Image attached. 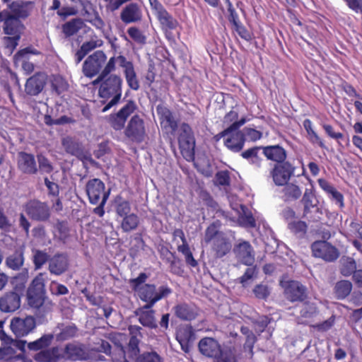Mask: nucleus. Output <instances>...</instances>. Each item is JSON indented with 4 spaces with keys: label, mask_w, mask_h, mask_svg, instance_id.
Masks as SVG:
<instances>
[{
    "label": "nucleus",
    "mask_w": 362,
    "mask_h": 362,
    "mask_svg": "<svg viewBox=\"0 0 362 362\" xmlns=\"http://www.w3.org/2000/svg\"><path fill=\"white\" fill-rule=\"evenodd\" d=\"M21 300L16 292H5L0 296V311L4 313H12L21 307Z\"/></svg>",
    "instance_id": "obj_19"
},
{
    "label": "nucleus",
    "mask_w": 362,
    "mask_h": 362,
    "mask_svg": "<svg viewBox=\"0 0 362 362\" xmlns=\"http://www.w3.org/2000/svg\"><path fill=\"white\" fill-rule=\"evenodd\" d=\"M40 52L31 47H27L24 49L18 50L14 55L13 59L15 63L21 62V66L25 75L31 74L34 69L35 65L32 62L29 61L28 54H37Z\"/></svg>",
    "instance_id": "obj_20"
},
{
    "label": "nucleus",
    "mask_w": 362,
    "mask_h": 362,
    "mask_svg": "<svg viewBox=\"0 0 362 362\" xmlns=\"http://www.w3.org/2000/svg\"><path fill=\"white\" fill-rule=\"evenodd\" d=\"M7 8L10 15L20 21H25L32 15L35 3L32 1L17 0L9 3Z\"/></svg>",
    "instance_id": "obj_14"
},
{
    "label": "nucleus",
    "mask_w": 362,
    "mask_h": 362,
    "mask_svg": "<svg viewBox=\"0 0 362 362\" xmlns=\"http://www.w3.org/2000/svg\"><path fill=\"white\" fill-rule=\"evenodd\" d=\"M69 266L68 255L66 253H56L49 260L48 269L52 274L59 276L67 271Z\"/></svg>",
    "instance_id": "obj_21"
},
{
    "label": "nucleus",
    "mask_w": 362,
    "mask_h": 362,
    "mask_svg": "<svg viewBox=\"0 0 362 362\" xmlns=\"http://www.w3.org/2000/svg\"><path fill=\"white\" fill-rule=\"evenodd\" d=\"M86 192L90 204H98L93 213L103 217L105 213V205L110 196V189H105V183L99 178L89 180L86 184Z\"/></svg>",
    "instance_id": "obj_2"
},
{
    "label": "nucleus",
    "mask_w": 362,
    "mask_h": 362,
    "mask_svg": "<svg viewBox=\"0 0 362 362\" xmlns=\"http://www.w3.org/2000/svg\"><path fill=\"white\" fill-rule=\"evenodd\" d=\"M356 267V261L353 258L349 257L342 263L340 273L344 276H349L357 270Z\"/></svg>",
    "instance_id": "obj_54"
},
{
    "label": "nucleus",
    "mask_w": 362,
    "mask_h": 362,
    "mask_svg": "<svg viewBox=\"0 0 362 362\" xmlns=\"http://www.w3.org/2000/svg\"><path fill=\"white\" fill-rule=\"evenodd\" d=\"M100 83L98 95L105 101L111 98L107 105L103 108V112H107L112 107L119 103L122 93L123 80L119 75L102 76L98 75L93 84Z\"/></svg>",
    "instance_id": "obj_1"
},
{
    "label": "nucleus",
    "mask_w": 362,
    "mask_h": 362,
    "mask_svg": "<svg viewBox=\"0 0 362 362\" xmlns=\"http://www.w3.org/2000/svg\"><path fill=\"white\" fill-rule=\"evenodd\" d=\"M322 216V211L317 204L310 206L308 209L303 208L302 218L306 219L308 222L317 223L319 222Z\"/></svg>",
    "instance_id": "obj_46"
},
{
    "label": "nucleus",
    "mask_w": 362,
    "mask_h": 362,
    "mask_svg": "<svg viewBox=\"0 0 362 362\" xmlns=\"http://www.w3.org/2000/svg\"><path fill=\"white\" fill-rule=\"evenodd\" d=\"M137 292L140 300L146 303L145 308H153L158 301L168 297L172 293V289L167 285L160 286L157 289L155 284H145Z\"/></svg>",
    "instance_id": "obj_3"
},
{
    "label": "nucleus",
    "mask_w": 362,
    "mask_h": 362,
    "mask_svg": "<svg viewBox=\"0 0 362 362\" xmlns=\"http://www.w3.org/2000/svg\"><path fill=\"white\" fill-rule=\"evenodd\" d=\"M176 339L185 352H189L192 342L194 339V332L191 325L180 327L176 332Z\"/></svg>",
    "instance_id": "obj_27"
},
{
    "label": "nucleus",
    "mask_w": 362,
    "mask_h": 362,
    "mask_svg": "<svg viewBox=\"0 0 362 362\" xmlns=\"http://www.w3.org/2000/svg\"><path fill=\"white\" fill-rule=\"evenodd\" d=\"M119 61L128 86L133 90H138L140 83L133 62L127 60L126 57H120Z\"/></svg>",
    "instance_id": "obj_18"
},
{
    "label": "nucleus",
    "mask_w": 362,
    "mask_h": 362,
    "mask_svg": "<svg viewBox=\"0 0 362 362\" xmlns=\"http://www.w3.org/2000/svg\"><path fill=\"white\" fill-rule=\"evenodd\" d=\"M156 18L160 24L162 30L166 35L175 30L179 25L178 21L167 10L156 16Z\"/></svg>",
    "instance_id": "obj_37"
},
{
    "label": "nucleus",
    "mask_w": 362,
    "mask_h": 362,
    "mask_svg": "<svg viewBox=\"0 0 362 362\" xmlns=\"http://www.w3.org/2000/svg\"><path fill=\"white\" fill-rule=\"evenodd\" d=\"M78 332V328L75 324H71L65 326L61 329L59 334V338L62 340H67L74 337Z\"/></svg>",
    "instance_id": "obj_59"
},
{
    "label": "nucleus",
    "mask_w": 362,
    "mask_h": 362,
    "mask_svg": "<svg viewBox=\"0 0 362 362\" xmlns=\"http://www.w3.org/2000/svg\"><path fill=\"white\" fill-rule=\"evenodd\" d=\"M18 168L24 174H36L37 168L34 155L26 152H20L18 153Z\"/></svg>",
    "instance_id": "obj_24"
},
{
    "label": "nucleus",
    "mask_w": 362,
    "mask_h": 362,
    "mask_svg": "<svg viewBox=\"0 0 362 362\" xmlns=\"http://www.w3.org/2000/svg\"><path fill=\"white\" fill-rule=\"evenodd\" d=\"M135 362H162L160 356L155 351L144 352L139 355Z\"/></svg>",
    "instance_id": "obj_62"
},
{
    "label": "nucleus",
    "mask_w": 362,
    "mask_h": 362,
    "mask_svg": "<svg viewBox=\"0 0 362 362\" xmlns=\"http://www.w3.org/2000/svg\"><path fill=\"white\" fill-rule=\"evenodd\" d=\"M157 112L160 115L161 124L165 122L164 128L169 129V132L174 135L178 129V123L173 112L166 107H158Z\"/></svg>",
    "instance_id": "obj_34"
},
{
    "label": "nucleus",
    "mask_w": 362,
    "mask_h": 362,
    "mask_svg": "<svg viewBox=\"0 0 362 362\" xmlns=\"http://www.w3.org/2000/svg\"><path fill=\"white\" fill-rule=\"evenodd\" d=\"M263 146H254L250 148L241 153V156L248 160L250 164L253 165L255 168H260L262 167L264 160L259 156V152L262 149Z\"/></svg>",
    "instance_id": "obj_38"
},
{
    "label": "nucleus",
    "mask_w": 362,
    "mask_h": 362,
    "mask_svg": "<svg viewBox=\"0 0 362 362\" xmlns=\"http://www.w3.org/2000/svg\"><path fill=\"white\" fill-rule=\"evenodd\" d=\"M155 310L152 308H145V305L139 308L135 311V315L138 316L139 322L146 327L149 329H156L158 325L155 317Z\"/></svg>",
    "instance_id": "obj_31"
},
{
    "label": "nucleus",
    "mask_w": 362,
    "mask_h": 362,
    "mask_svg": "<svg viewBox=\"0 0 362 362\" xmlns=\"http://www.w3.org/2000/svg\"><path fill=\"white\" fill-rule=\"evenodd\" d=\"M107 60L105 52L102 50H97L89 55L83 64V73L88 78H93L100 74Z\"/></svg>",
    "instance_id": "obj_10"
},
{
    "label": "nucleus",
    "mask_w": 362,
    "mask_h": 362,
    "mask_svg": "<svg viewBox=\"0 0 362 362\" xmlns=\"http://www.w3.org/2000/svg\"><path fill=\"white\" fill-rule=\"evenodd\" d=\"M33 256V262L35 269H40L42 266L49 260V255L45 250H34Z\"/></svg>",
    "instance_id": "obj_52"
},
{
    "label": "nucleus",
    "mask_w": 362,
    "mask_h": 362,
    "mask_svg": "<svg viewBox=\"0 0 362 362\" xmlns=\"http://www.w3.org/2000/svg\"><path fill=\"white\" fill-rule=\"evenodd\" d=\"M252 267L246 269L243 276L238 278V281L243 286H245L247 282L249 280L253 279L257 275L258 270L256 265H251Z\"/></svg>",
    "instance_id": "obj_60"
},
{
    "label": "nucleus",
    "mask_w": 362,
    "mask_h": 362,
    "mask_svg": "<svg viewBox=\"0 0 362 362\" xmlns=\"http://www.w3.org/2000/svg\"><path fill=\"white\" fill-rule=\"evenodd\" d=\"M36 327L34 317L27 315L25 317H14L10 322V328L16 338H22L32 333Z\"/></svg>",
    "instance_id": "obj_11"
},
{
    "label": "nucleus",
    "mask_w": 362,
    "mask_h": 362,
    "mask_svg": "<svg viewBox=\"0 0 362 362\" xmlns=\"http://www.w3.org/2000/svg\"><path fill=\"white\" fill-rule=\"evenodd\" d=\"M138 107L133 100H128L126 104L116 113L109 115L108 122L111 127L116 131L122 130L129 116H131Z\"/></svg>",
    "instance_id": "obj_8"
},
{
    "label": "nucleus",
    "mask_w": 362,
    "mask_h": 362,
    "mask_svg": "<svg viewBox=\"0 0 362 362\" xmlns=\"http://www.w3.org/2000/svg\"><path fill=\"white\" fill-rule=\"evenodd\" d=\"M54 339L52 334H43L40 338L35 341L28 343L27 347L30 351H40L48 348Z\"/></svg>",
    "instance_id": "obj_40"
},
{
    "label": "nucleus",
    "mask_w": 362,
    "mask_h": 362,
    "mask_svg": "<svg viewBox=\"0 0 362 362\" xmlns=\"http://www.w3.org/2000/svg\"><path fill=\"white\" fill-rule=\"evenodd\" d=\"M282 189L283 198L286 202L297 200L302 195L300 187L293 183L287 182Z\"/></svg>",
    "instance_id": "obj_39"
},
{
    "label": "nucleus",
    "mask_w": 362,
    "mask_h": 362,
    "mask_svg": "<svg viewBox=\"0 0 362 362\" xmlns=\"http://www.w3.org/2000/svg\"><path fill=\"white\" fill-rule=\"evenodd\" d=\"M232 245L224 235L218 236L211 242V251L216 258H222L230 252Z\"/></svg>",
    "instance_id": "obj_30"
},
{
    "label": "nucleus",
    "mask_w": 362,
    "mask_h": 362,
    "mask_svg": "<svg viewBox=\"0 0 362 362\" xmlns=\"http://www.w3.org/2000/svg\"><path fill=\"white\" fill-rule=\"evenodd\" d=\"M64 358L71 361L89 360V354L84 344L81 343H68L64 349Z\"/></svg>",
    "instance_id": "obj_17"
},
{
    "label": "nucleus",
    "mask_w": 362,
    "mask_h": 362,
    "mask_svg": "<svg viewBox=\"0 0 362 362\" xmlns=\"http://www.w3.org/2000/svg\"><path fill=\"white\" fill-rule=\"evenodd\" d=\"M122 218L120 226L122 231L124 233H129L134 230L137 228L139 224V218L134 213L123 216Z\"/></svg>",
    "instance_id": "obj_43"
},
{
    "label": "nucleus",
    "mask_w": 362,
    "mask_h": 362,
    "mask_svg": "<svg viewBox=\"0 0 362 362\" xmlns=\"http://www.w3.org/2000/svg\"><path fill=\"white\" fill-rule=\"evenodd\" d=\"M247 120L245 117L241 118L238 122L232 123L229 127L214 136L213 139L215 142H218L221 139L229 135L233 132L238 130L240 127L246 123Z\"/></svg>",
    "instance_id": "obj_50"
},
{
    "label": "nucleus",
    "mask_w": 362,
    "mask_h": 362,
    "mask_svg": "<svg viewBox=\"0 0 362 362\" xmlns=\"http://www.w3.org/2000/svg\"><path fill=\"white\" fill-rule=\"evenodd\" d=\"M129 36L136 43L144 45L146 42V37L142 31L136 27H130L127 30Z\"/></svg>",
    "instance_id": "obj_57"
},
{
    "label": "nucleus",
    "mask_w": 362,
    "mask_h": 362,
    "mask_svg": "<svg viewBox=\"0 0 362 362\" xmlns=\"http://www.w3.org/2000/svg\"><path fill=\"white\" fill-rule=\"evenodd\" d=\"M221 344L212 337H204L198 344V349L200 353L208 358L215 359L220 354Z\"/></svg>",
    "instance_id": "obj_22"
},
{
    "label": "nucleus",
    "mask_w": 362,
    "mask_h": 362,
    "mask_svg": "<svg viewBox=\"0 0 362 362\" xmlns=\"http://www.w3.org/2000/svg\"><path fill=\"white\" fill-rule=\"evenodd\" d=\"M0 23H3L2 28L5 35H20L24 28L21 21L10 15L7 9L0 11Z\"/></svg>",
    "instance_id": "obj_16"
},
{
    "label": "nucleus",
    "mask_w": 362,
    "mask_h": 362,
    "mask_svg": "<svg viewBox=\"0 0 362 362\" xmlns=\"http://www.w3.org/2000/svg\"><path fill=\"white\" fill-rule=\"evenodd\" d=\"M54 228L57 233L54 235L57 236L59 240L65 243L70 236V228L67 221L57 220Z\"/></svg>",
    "instance_id": "obj_48"
},
{
    "label": "nucleus",
    "mask_w": 362,
    "mask_h": 362,
    "mask_svg": "<svg viewBox=\"0 0 362 362\" xmlns=\"http://www.w3.org/2000/svg\"><path fill=\"white\" fill-rule=\"evenodd\" d=\"M64 358V355L61 353L60 348L57 346L51 348H46L42 350L33 356L36 362H59Z\"/></svg>",
    "instance_id": "obj_29"
},
{
    "label": "nucleus",
    "mask_w": 362,
    "mask_h": 362,
    "mask_svg": "<svg viewBox=\"0 0 362 362\" xmlns=\"http://www.w3.org/2000/svg\"><path fill=\"white\" fill-rule=\"evenodd\" d=\"M175 316L182 321H192L194 320L198 313L197 308L187 303H180L173 308Z\"/></svg>",
    "instance_id": "obj_33"
},
{
    "label": "nucleus",
    "mask_w": 362,
    "mask_h": 362,
    "mask_svg": "<svg viewBox=\"0 0 362 362\" xmlns=\"http://www.w3.org/2000/svg\"><path fill=\"white\" fill-rule=\"evenodd\" d=\"M215 362H237L236 350L233 346H220V354L216 356Z\"/></svg>",
    "instance_id": "obj_42"
},
{
    "label": "nucleus",
    "mask_w": 362,
    "mask_h": 362,
    "mask_svg": "<svg viewBox=\"0 0 362 362\" xmlns=\"http://www.w3.org/2000/svg\"><path fill=\"white\" fill-rule=\"evenodd\" d=\"M283 288L285 298L291 303H303L308 298L307 287L298 281H286Z\"/></svg>",
    "instance_id": "obj_9"
},
{
    "label": "nucleus",
    "mask_w": 362,
    "mask_h": 362,
    "mask_svg": "<svg viewBox=\"0 0 362 362\" xmlns=\"http://www.w3.org/2000/svg\"><path fill=\"white\" fill-rule=\"evenodd\" d=\"M303 127L307 132L308 139L313 144H317L322 149H327L325 141L321 139L313 128V122L310 119H305L303 122Z\"/></svg>",
    "instance_id": "obj_41"
},
{
    "label": "nucleus",
    "mask_w": 362,
    "mask_h": 362,
    "mask_svg": "<svg viewBox=\"0 0 362 362\" xmlns=\"http://www.w3.org/2000/svg\"><path fill=\"white\" fill-rule=\"evenodd\" d=\"M28 217L35 221L47 222L51 218V209L48 204L38 199H30L23 206Z\"/></svg>",
    "instance_id": "obj_6"
},
{
    "label": "nucleus",
    "mask_w": 362,
    "mask_h": 362,
    "mask_svg": "<svg viewBox=\"0 0 362 362\" xmlns=\"http://www.w3.org/2000/svg\"><path fill=\"white\" fill-rule=\"evenodd\" d=\"M112 346L107 341L100 339L95 343V346L91 348L88 352L89 354V360L93 362L104 361L105 357L100 353H104L107 356L111 355Z\"/></svg>",
    "instance_id": "obj_28"
},
{
    "label": "nucleus",
    "mask_w": 362,
    "mask_h": 362,
    "mask_svg": "<svg viewBox=\"0 0 362 362\" xmlns=\"http://www.w3.org/2000/svg\"><path fill=\"white\" fill-rule=\"evenodd\" d=\"M62 144L67 153L79 158L84 156V148L82 144L72 137L66 136L64 138Z\"/></svg>",
    "instance_id": "obj_36"
},
{
    "label": "nucleus",
    "mask_w": 362,
    "mask_h": 362,
    "mask_svg": "<svg viewBox=\"0 0 362 362\" xmlns=\"http://www.w3.org/2000/svg\"><path fill=\"white\" fill-rule=\"evenodd\" d=\"M233 28L242 39L248 42L252 40V34L244 26L241 22L233 25Z\"/></svg>",
    "instance_id": "obj_64"
},
{
    "label": "nucleus",
    "mask_w": 362,
    "mask_h": 362,
    "mask_svg": "<svg viewBox=\"0 0 362 362\" xmlns=\"http://www.w3.org/2000/svg\"><path fill=\"white\" fill-rule=\"evenodd\" d=\"M179 148L182 157L187 161L194 159V141L191 127L185 122L180 126L177 136Z\"/></svg>",
    "instance_id": "obj_5"
},
{
    "label": "nucleus",
    "mask_w": 362,
    "mask_h": 362,
    "mask_svg": "<svg viewBox=\"0 0 362 362\" xmlns=\"http://www.w3.org/2000/svg\"><path fill=\"white\" fill-rule=\"evenodd\" d=\"M296 168L288 161L275 163L270 171V175L277 186H283L289 181L295 173Z\"/></svg>",
    "instance_id": "obj_13"
},
{
    "label": "nucleus",
    "mask_w": 362,
    "mask_h": 362,
    "mask_svg": "<svg viewBox=\"0 0 362 362\" xmlns=\"http://www.w3.org/2000/svg\"><path fill=\"white\" fill-rule=\"evenodd\" d=\"M287 228L294 235L303 238L307 233L308 226L304 221L293 220L288 223Z\"/></svg>",
    "instance_id": "obj_44"
},
{
    "label": "nucleus",
    "mask_w": 362,
    "mask_h": 362,
    "mask_svg": "<svg viewBox=\"0 0 362 362\" xmlns=\"http://www.w3.org/2000/svg\"><path fill=\"white\" fill-rule=\"evenodd\" d=\"M224 235L222 232L218 231L215 223H211L206 229L204 233V241L206 243L213 242L216 238L221 235Z\"/></svg>",
    "instance_id": "obj_56"
},
{
    "label": "nucleus",
    "mask_w": 362,
    "mask_h": 362,
    "mask_svg": "<svg viewBox=\"0 0 362 362\" xmlns=\"http://www.w3.org/2000/svg\"><path fill=\"white\" fill-rule=\"evenodd\" d=\"M24 262V248L18 247L6 258L5 264L8 269L18 271L23 266Z\"/></svg>",
    "instance_id": "obj_35"
},
{
    "label": "nucleus",
    "mask_w": 362,
    "mask_h": 362,
    "mask_svg": "<svg viewBox=\"0 0 362 362\" xmlns=\"http://www.w3.org/2000/svg\"><path fill=\"white\" fill-rule=\"evenodd\" d=\"M45 273H39L28 288V301L33 308H40L45 303Z\"/></svg>",
    "instance_id": "obj_4"
},
{
    "label": "nucleus",
    "mask_w": 362,
    "mask_h": 362,
    "mask_svg": "<svg viewBox=\"0 0 362 362\" xmlns=\"http://www.w3.org/2000/svg\"><path fill=\"white\" fill-rule=\"evenodd\" d=\"M310 247L314 257L328 262H334L339 257V250L326 240H316Z\"/></svg>",
    "instance_id": "obj_12"
},
{
    "label": "nucleus",
    "mask_w": 362,
    "mask_h": 362,
    "mask_svg": "<svg viewBox=\"0 0 362 362\" xmlns=\"http://www.w3.org/2000/svg\"><path fill=\"white\" fill-rule=\"evenodd\" d=\"M322 127L327 136L336 140L338 143H339L340 140H344L345 138L344 134L339 132H336L331 124H322Z\"/></svg>",
    "instance_id": "obj_61"
},
{
    "label": "nucleus",
    "mask_w": 362,
    "mask_h": 362,
    "mask_svg": "<svg viewBox=\"0 0 362 362\" xmlns=\"http://www.w3.org/2000/svg\"><path fill=\"white\" fill-rule=\"evenodd\" d=\"M120 57H124V55H118V56H113L109 59L107 62L100 73L99 75L102 76H111L112 74H114L113 72L116 70V63H118L119 66H120V61L119 58Z\"/></svg>",
    "instance_id": "obj_53"
},
{
    "label": "nucleus",
    "mask_w": 362,
    "mask_h": 362,
    "mask_svg": "<svg viewBox=\"0 0 362 362\" xmlns=\"http://www.w3.org/2000/svg\"><path fill=\"white\" fill-rule=\"evenodd\" d=\"M115 202V211L118 216L122 218L131 214V204L129 201L118 196L116 197Z\"/></svg>",
    "instance_id": "obj_51"
},
{
    "label": "nucleus",
    "mask_w": 362,
    "mask_h": 362,
    "mask_svg": "<svg viewBox=\"0 0 362 362\" xmlns=\"http://www.w3.org/2000/svg\"><path fill=\"white\" fill-rule=\"evenodd\" d=\"M16 351L13 345L8 344L0 348V360L9 361L16 358Z\"/></svg>",
    "instance_id": "obj_58"
},
{
    "label": "nucleus",
    "mask_w": 362,
    "mask_h": 362,
    "mask_svg": "<svg viewBox=\"0 0 362 362\" xmlns=\"http://www.w3.org/2000/svg\"><path fill=\"white\" fill-rule=\"evenodd\" d=\"M124 134L130 141L141 144L144 141L146 136L144 120L140 115H133L124 128Z\"/></svg>",
    "instance_id": "obj_7"
},
{
    "label": "nucleus",
    "mask_w": 362,
    "mask_h": 362,
    "mask_svg": "<svg viewBox=\"0 0 362 362\" xmlns=\"http://www.w3.org/2000/svg\"><path fill=\"white\" fill-rule=\"evenodd\" d=\"M264 156L276 163L286 161L287 153L286 150L279 145L267 146L262 148Z\"/></svg>",
    "instance_id": "obj_32"
},
{
    "label": "nucleus",
    "mask_w": 362,
    "mask_h": 362,
    "mask_svg": "<svg viewBox=\"0 0 362 362\" xmlns=\"http://www.w3.org/2000/svg\"><path fill=\"white\" fill-rule=\"evenodd\" d=\"M224 140L225 146L233 153L240 152L245 145L246 138L243 131L235 130Z\"/></svg>",
    "instance_id": "obj_25"
},
{
    "label": "nucleus",
    "mask_w": 362,
    "mask_h": 362,
    "mask_svg": "<svg viewBox=\"0 0 362 362\" xmlns=\"http://www.w3.org/2000/svg\"><path fill=\"white\" fill-rule=\"evenodd\" d=\"M48 76L43 71H37L30 76L25 84V93L30 96H37L42 92L47 83Z\"/></svg>",
    "instance_id": "obj_15"
},
{
    "label": "nucleus",
    "mask_w": 362,
    "mask_h": 362,
    "mask_svg": "<svg viewBox=\"0 0 362 362\" xmlns=\"http://www.w3.org/2000/svg\"><path fill=\"white\" fill-rule=\"evenodd\" d=\"M302 303L303 306L300 311V315L302 317L310 318L317 313V308L315 303H310L307 300H305Z\"/></svg>",
    "instance_id": "obj_55"
},
{
    "label": "nucleus",
    "mask_w": 362,
    "mask_h": 362,
    "mask_svg": "<svg viewBox=\"0 0 362 362\" xmlns=\"http://www.w3.org/2000/svg\"><path fill=\"white\" fill-rule=\"evenodd\" d=\"M253 293L257 298L265 300L269 296L270 292L267 285L259 284L254 287Z\"/></svg>",
    "instance_id": "obj_63"
},
{
    "label": "nucleus",
    "mask_w": 362,
    "mask_h": 362,
    "mask_svg": "<svg viewBox=\"0 0 362 362\" xmlns=\"http://www.w3.org/2000/svg\"><path fill=\"white\" fill-rule=\"evenodd\" d=\"M241 333L246 337L245 342L243 345L245 351H248L251 355L253 354V348L257 339L255 334L249 327L242 326L240 328Z\"/></svg>",
    "instance_id": "obj_45"
},
{
    "label": "nucleus",
    "mask_w": 362,
    "mask_h": 362,
    "mask_svg": "<svg viewBox=\"0 0 362 362\" xmlns=\"http://www.w3.org/2000/svg\"><path fill=\"white\" fill-rule=\"evenodd\" d=\"M120 18L126 24L141 21L142 11L137 3L127 5L120 13Z\"/></svg>",
    "instance_id": "obj_26"
},
{
    "label": "nucleus",
    "mask_w": 362,
    "mask_h": 362,
    "mask_svg": "<svg viewBox=\"0 0 362 362\" xmlns=\"http://www.w3.org/2000/svg\"><path fill=\"white\" fill-rule=\"evenodd\" d=\"M352 284L348 280H341L334 286V293L338 299H344L351 293Z\"/></svg>",
    "instance_id": "obj_49"
},
{
    "label": "nucleus",
    "mask_w": 362,
    "mask_h": 362,
    "mask_svg": "<svg viewBox=\"0 0 362 362\" xmlns=\"http://www.w3.org/2000/svg\"><path fill=\"white\" fill-rule=\"evenodd\" d=\"M83 22L79 18H74L62 25V32L66 37L76 34L82 28Z\"/></svg>",
    "instance_id": "obj_47"
},
{
    "label": "nucleus",
    "mask_w": 362,
    "mask_h": 362,
    "mask_svg": "<svg viewBox=\"0 0 362 362\" xmlns=\"http://www.w3.org/2000/svg\"><path fill=\"white\" fill-rule=\"evenodd\" d=\"M234 252L242 264L247 266H251L254 264L255 252L249 242L240 243L234 248Z\"/></svg>",
    "instance_id": "obj_23"
}]
</instances>
